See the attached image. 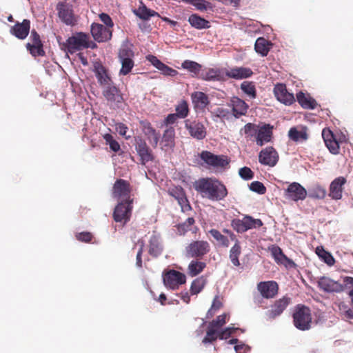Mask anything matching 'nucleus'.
Instances as JSON below:
<instances>
[{"label":"nucleus","instance_id":"f257e3e1","mask_svg":"<svg viewBox=\"0 0 353 353\" xmlns=\"http://www.w3.org/2000/svg\"><path fill=\"white\" fill-rule=\"evenodd\" d=\"M195 190L203 198L212 201L223 199L228 194L226 188L219 181L213 178H203L199 179L194 183Z\"/></svg>","mask_w":353,"mask_h":353},{"label":"nucleus","instance_id":"f03ea898","mask_svg":"<svg viewBox=\"0 0 353 353\" xmlns=\"http://www.w3.org/2000/svg\"><path fill=\"white\" fill-rule=\"evenodd\" d=\"M95 46L96 45L90 41L88 35L83 32L77 33L67 40L68 50L70 53L84 48H94Z\"/></svg>","mask_w":353,"mask_h":353},{"label":"nucleus","instance_id":"7ed1b4c3","mask_svg":"<svg viewBox=\"0 0 353 353\" xmlns=\"http://www.w3.org/2000/svg\"><path fill=\"white\" fill-rule=\"evenodd\" d=\"M293 317L294 325L299 330H307L310 328L312 316L308 307L302 305L297 306Z\"/></svg>","mask_w":353,"mask_h":353},{"label":"nucleus","instance_id":"20e7f679","mask_svg":"<svg viewBox=\"0 0 353 353\" xmlns=\"http://www.w3.org/2000/svg\"><path fill=\"white\" fill-rule=\"evenodd\" d=\"M163 281L165 286L170 290H176L180 285L185 283L186 276L174 270H170L163 273Z\"/></svg>","mask_w":353,"mask_h":353},{"label":"nucleus","instance_id":"39448f33","mask_svg":"<svg viewBox=\"0 0 353 353\" xmlns=\"http://www.w3.org/2000/svg\"><path fill=\"white\" fill-rule=\"evenodd\" d=\"M132 201H119L114 211V219L117 222L127 223L131 216Z\"/></svg>","mask_w":353,"mask_h":353},{"label":"nucleus","instance_id":"423d86ee","mask_svg":"<svg viewBox=\"0 0 353 353\" xmlns=\"http://www.w3.org/2000/svg\"><path fill=\"white\" fill-rule=\"evenodd\" d=\"M228 316V314L219 315L217 316L216 320L212 321L210 323L207 331V335L203 339V343H211L217 339L216 334L218 333V330H219V329L226 323V318Z\"/></svg>","mask_w":353,"mask_h":353},{"label":"nucleus","instance_id":"0eeeda50","mask_svg":"<svg viewBox=\"0 0 353 353\" xmlns=\"http://www.w3.org/2000/svg\"><path fill=\"white\" fill-rule=\"evenodd\" d=\"M306 196V190L296 182L290 183L284 192V196L286 199L296 202L304 200Z\"/></svg>","mask_w":353,"mask_h":353},{"label":"nucleus","instance_id":"6e6552de","mask_svg":"<svg viewBox=\"0 0 353 353\" xmlns=\"http://www.w3.org/2000/svg\"><path fill=\"white\" fill-rule=\"evenodd\" d=\"M185 127L190 135L198 140L203 139L206 136V128L204 125L198 121H185Z\"/></svg>","mask_w":353,"mask_h":353},{"label":"nucleus","instance_id":"1a4fd4ad","mask_svg":"<svg viewBox=\"0 0 353 353\" xmlns=\"http://www.w3.org/2000/svg\"><path fill=\"white\" fill-rule=\"evenodd\" d=\"M129 183L123 179L117 180L113 187V197L120 201H131Z\"/></svg>","mask_w":353,"mask_h":353},{"label":"nucleus","instance_id":"9d476101","mask_svg":"<svg viewBox=\"0 0 353 353\" xmlns=\"http://www.w3.org/2000/svg\"><path fill=\"white\" fill-rule=\"evenodd\" d=\"M201 159L207 164L214 168H224L229 161L226 157L221 155H215L210 152H203L201 154Z\"/></svg>","mask_w":353,"mask_h":353},{"label":"nucleus","instance_id":"9b49d317","mask_svg":"<svg viewBox=\"0 0 353 353\" xmlns=\"http://www.w3.org/2000/svg\"><path fill=\"white\" fill-rule=\"evenodd\" d=\"M279 159L276 151L272 147H268L262 150L259 156V161L261 164L274 166Z\"/></svg>","mask_w":353,"mask_h":353},{"label":"nucleus","instance_id":"f8f14e48","mask_svg":"<svg viewBox=\"0 0 353 353\" xmlns=\"http://www.w3.org/2000/svg\"><path fill=\"white\" fill-rule=\"evenodd\" d=\"M271 254L275 261L278 264L284 265L288 269L295 268L296 265L295 263L288 258L282 252L281 249L276 245H273L269 248Z\"/></svg>","mask_w":353,"mask_h":353},{"label":"nucleus","instance_id":"ddd939ff","mask_svg":"<svg viewBox=\"0 0 353 353\" xmlns=\"http://www.w3.org/2000/svg\"><path fill=\"white\" fill-rule=\"evenodd\" d=\"M57 9L59 17L61 21L68 26H73L75 23L76 20L71 6L59 3L57 5Z\"/></svg>","mask_w":353,"mask_h":353},{"label":"nucleus","instance_id":"4468645a","mask_svg":"<svg viewBox=\"0 0 353 353\" xmlns=\"http://www.w3.org/2000/svg\"><path fill=\"white\" fill-rule=\"evenodd\" d=\"M234 224L236 230L241 232L250 229L259 228L263 225L260 219H254L249 216L243 217L241 220L234 221Z\"/></svg>","mask_w":353,"mask_h":353},{"label":"nucleus","instance_id":"2eb2a0df","mask_svg":"<svg viewBox=\"0 0 353 353\" xmlns=\"http://www.w3.org/2000/svg\"><path fill=\"white\" fill-rule=\"evenodd\" d=\"M209 251V244L206 241H194L186 248L187 255L196 257L205 254Z\"/></svg>","mask_w":353,"mask_h":353},{"label":"nucleus","instance_id":"dca6fc26","mask_svg":"<svg viewBox=\"0 0 353 353\" xmlns=\"http://www.w3.org/2000/svg\"><path fill=\"white\" fill-rule=\"evenodd\" d=\"M319 287L327 292H340L343 290V285L327 276H323L318 281Z\"/></svg>","mask_w":353,"mask_h":353},{"label":"nucleus","instance_id":"f3484780","mask_svg":"<svg viewBox=\"0 0 353 353\" xmlns=\"http://www.w3.org/2000/svg\"><path fill=\"white\" fill-rule=\"evenodd\" d=\"M91 33L94 40L98 42H103L110 39L112 31L103 25L93 23L91 26Z\"/></svg>","mask_w":353,"mask_h":353},{"label":"nucleus","instance_id":"a211bd4d","mask_svg":"<svg viewBox=\"0 0 353 353\" xmlns=\"http://www.w3.org/2000/svg\"><path fill=\"white\" fill-rule=\"evenodd\" d=\"M274 93L277 100L285 105H291L294 101L293 94L288 92L283 84L276 85Z\"/></svg>","mask_w":353,"mask_h":353},{"label":"nucleus","instance_id":"6ab92c4d","mask_svg":"<svg viewBox=\"0 0 353 353\" xmlns=\"http://www.w3.org/2000/svg\"><path fill=\"white\" fill-rule=\"evenodd\" d=\"M191 99L194 110L196 112H203L210 103L208 97L203 92H194L191 94Z\"/></svg>","mask_w":353,"mask_h":353},{"label":"nucleus","instance_id":"aec40b11","mask_svg":"<svg viewBox=\"0 0 353 353\" xmlns=\"http://www.w3.org/2000/svg\"><path fill=\"white\" fill-rule=\"evenodd\" d=\"M135 149L141 158V163L145 164L152 159V156L145 141L141 138H135Z\"/></svg>","mask_w":353,"mask_h":353},{"label":"nucleus","instance_id":"412c9836","mask_svg":"<svg viewBox=\"0 0 353 353\" xmlns=\"http://www.w3.org/2000/svg\"><path fill=\"white\" fill-rule=\"evenodd\" d=\"M256 142L259 146L263 145L271 140L272 135V128L268 125L258 127L256 132Z\"/></svg>","mask_w":353,"mask_h":353},{"label":"nucleus","instance_id":"4be33fe9","mask_svg":"<svg viewBox=\"0 0 353 353\" xmlns=\"http://www.w3.org/2000/svg\"><path fill=\"white\" fill-rule=\"evenodd\" d=\"M258 290L263 297L272 298L278 292V285L274 281L261 282L258 285Z\"/></svg>","mask_w":353,"mask_h":353},{"label":"nucleus","instance_id":"5701e85b","mask_svg":"<svg viewBox=\"0 0 353 353\" xmlns=\"http://www.w3.org/2000/svg\"><path fill=\"white\" fill-rule=\"evenodd\" d=\"M229 106L232 108V114L236 118L245 115L248 108L245 102L238 97H233L230 100Z\"/></svg>","mask_w":353,"mask_h":353},{"label":"nucleus","instance_id":"b1692460","mask_svg":"<svg viewBox=\"0 0 353 353\" xmlns=\"http://www.w3.org/2000/svg\"><path fill=\"white\" fill-rule=\"evenodd\" d=\"M322 137L330 152L334 154H338L339 145L333 133L330 130L324 129L322 132Z\"/></svg>","mask_w":353,"mask_h":353},{"label":"nucleus","instance_id":"393cba45","mask_svg":"<svg viewBox=\"0 0 353 353\" xmlns=\"http://www.w3.org/2000/svg\"><path fill=\"white\" fill-rule=\"evenodd\" d=\"M103 94L105 99L111 103H120L123 99L119 94V90L113 85L112 82L108 85H105Z\"/></svg>","mask_w":353,"mask_h":353},{"label":"nucleus","instance_id":"a878e982","mask_svg":"<svg viewBox=\"0 0 353 353\" xmlns=\"http://www.w3.org/2000/svg\"><path fill=\"white\" fill-rule=\"evenodd\" d=\"M30 31V21L24 19L22 23H17L14 26L10 32L19 39H24Z\"/></svg>","mask_w":353,"mask_h":353},{"label":"nucleus","instance_id":"bb28decb","mask_svg":"<svg viewBox=\"0 0 353 353\" xmlns=\"http://www.w3.org/2000/svg\"><path fill=\"white\" fill-rule=\"evenodd\" d=\"M289 138L295 142H303L307 139V128L299 125L291 128L288 132Z\"/></svg>","mask_w":353,"mask_h":353},{"label":"nucleus","instance_id":"cd10ccee","mask_svg":"<svg viewBox=\"0 0 353 353\" xmlns=\"http://www.w3.org/2000/svg\"><path fill=\"white\" fill-rule=\"evenodd\" d=\"M345 183L343 177H339L334 179L330 188V196L334 199H340L342 197L343 185Z\"/></svg>","mask_w":353,"mask_h":353},{"label":"nucleus","instance_id":"c85d7f7f","mask_svg":"<svg viewBox=\"0 0 353 353\" xmlns=\"http://www.w3.org/2000/svg\"><path fill=\"white\" fill-rule=\"evenodd\" d=\"M225 74L230 78L242 79L250 77L252 74V72L248 68L236 67L228 70Z\"/></svg>","mask_w":353,"mask_h":353},{"label":"nucleus","instance_id":"c756f323","mask_svg":"<svg viewBox=\"0 0 353 353\" xmlns=\"http://www.w3.org/2000/svg\"><path fill=\"white\" fill-rule=\"evenodd\" d=\"M94 72L97 80L101 85L103 86L108 85L112 82L105 69L100 63H97L94 64Z\"/></svg>","mask_w":353,"mask_h":353},{"label":"nucleus","instance_id":"7c9ffc66","mask_svg":"<svg viewBox=\"0 0 353 353\" xmlns=\"http://www.w3.org/2000/svg\"><path fill=\"white\" fill-rule=\"evenodd\" d=\"M143 131L150 143L153 147H157L159 142V134L156 132L155 130L152 128L149 123H144L143 124Z\"/></svg>","mask_w":353,"mask_h":353},{"label":"nucleus","instance_id":"2f4dec72","mask_svg":"<svg viewBox=\"0 0 353 353\" xmlns=\"http://www.w3.org/2000/svg\"><path fill=\"white\" fill-rule=\"evenodd\" d=\"M171 194L177 201L183 212L190 210V205L181 188H176L175 190H173Z\"/></svg>","mask_w":353,"mask_h":353},{"label":"nucleus","instance_id":"473e14b6","mask_svg":"<svg viewBox=\"0 0 353 353\" xmlns=\"http://www.w3.org/2000/svg\"><path fill=\"white\" fill-rule=\"evenodd\" d=\"M296 98L299 104L304 108L314 109L316 106V101L303 92L298 93Z\"/></svg>","mask_w":353,"mask_h":353},{"label":"nucleus","instance_id":"72a5a7b5","mask_svg":"<svg viewBox=\"0 0 353 353\" xmlns=\"http://www.w3.org/2000/svg\"><path fill=\"white\" fill-rule=\"evenodd\" d=\"M201 75L202 79L205 81H221L224 79V72L216 69H209Z\"/></svg>","mask_w":353,"mask_h":353},{"label":"nucleus","instance_id":"f704fd0d","mask_svg":"<svg viewBox=\"0 0 353 353\" xmlns=\"http://www.w3.org/2000/svg\"><path fill=\"white\" fill-rule=\"evenodd\" d=\"M270 43L264 38L260 37L255 42L254 48L257 53L266 56L270 49Z\"/></svg>","mask_w":353,"mask_h":353},{"label":"nucleus","instance_id":"c9c22d12","mask_svg":"<svg viewBox=\"0 0 353 353\" xmlns=\"http://www.w3.org/2000/svg\"><path fill=\"white\" fill-rule=\"evenodd\" d=\"M288 304L289 299L288 298L284 297L277 301L272 307L270 314L271 316L275 317L276 316L281 314Z\"/></svg>","mask_w":353,"mask_h":353},{"label":"nucleus","instance_id":"e433bc0d","mask_svg":"<svg viewBox=\"0 0 353 353\" xmlns=\"http://www.w3.org/2000/svg\"><path fill=\"white\" fill-rule=\"evenodd\" d=\"M134 14L140 19L148 20L151 17L158 16L159 14L150 9H148L145 6L141 5L139 8L134 11Z\"/></svg>","mask_w":353,"mask_h":353},{"label":"nucleus","instance_id":"4c0bfd02","mask_svg":"<svg viewBox=\"0 0 353 353\" xmlns=\"http://www.w3.org/2000/svg\"><path fill=\"white\" fill-rule=\"evenodd\" d=\"M191 26L197 29L209 28V22L196 14H192L188 19Z\"/></svg>","mask_w":353,"mask_h":353},{"label":"nucleus","instance_id":"58836bf2","mask_svg":"<svg viewBox=\"0 0 353 353\" xmlns=\"http://www.w3.org/2000/svg\"><path fill=\"white\" fill-rule=\"evenodd\" d=\"M162 247L159 238L157 236H152L150 241L149 253L154 256H157L161 253Z\"/></svg>","mask_w":353,"mask_h":353},{"label":"nucleus","instance_id":"ea45409f","mask_svg":"<svg viewBox=\"0 0 353 353\" xmlns=\"http://www.w3.org/2000/svg\"><path fill=\"white\" fill-rule=\"evenodd\" d=\"M241 253V248L239 245V243L237 240H236L235 244L231 248L230 250V259L232 263L234 266L240 265V263L239 261V256Z\"/></svg>","mask_w":353,"mask_h":353},{"label":"nucleus","instance_id":"a19ab883","mask_svg":"<svg viewBox=\"0 0 353 353\" xmlns=\"http://www.w3.org/2000/svg\"><path fill=\"white\" fill-rule=\"evenodd\" d=\"M205 263L201 261H192L188 268V273L190 276H195L203 271Z\"/></svg>","mask_w":353,"mask_h":353},{"label":"nucleus","instance_id":"79ce46f5","mask_svg":"<svg viewBox=\"0 0 353 353\" xmlns=\"http://www.w3.org/2000/svg\"><path fill=\"white\" fill-rule=\"evenodd\" d=\"M119 60L132 59L134 57V52L130 44L124 43L121 46L119 53Z\"/></svg>","mask_w":353,"mask_h":353},{"label":"nucleus","instance_id":"37998d69","mask_svg":"<svg viewBox=\"0 0 353 353\" xmlns=\"http://www.w3.org/2000/svg\"><path fill=\"white\" fill-rule=\"evenodd\" d=\"M102 136L105 141V144L109 145L112 151L117 152L121 150L120 144L117 141H116L112 135L108 133H105Z\"/></svg>","mask_w":353,"mask_h":353},{"label":"nucleus","instance_id":"c03bdc74","mask_svg":"<svg viewBox=\"0 0 353 353\" xmlns=\"http://www.w3.org/2000/svg\"><path fill=\"white\" fill-rule=\"evenodd\" d=\"M316 252L319 257L329 266H332L334 264L335 260L332 255L330 253L326 252L323 248H317Z\"/></svg>","mask_w":353,"mask_h":353},{"label":"nucleus","instance_id":"a18cd8bd","mask_svg":"<svg viewBox=\"0 0 353 353\" xmlns=\"http://www.w3.org/2000/svg\"><path fill=\"white\" fill-rule=\"evenodd\" d=\"M326 191L324 188L315 185L309 190V196L311 198L322 199L325 196Z\"/></svg>","mask_w":353,"mask_h":353},{"label":"nucleus","instance_id":"49530a36","mask_svg":"<svg viewBox=\"0 0 353 353\" xmlns=\"http://www.w3.org/2000/svg\"><path fill=\"white\" fill-rule=\"evenodd\" d=\"M174 130L172 128L167 129L163 136V142L165 143L164 146L172 148L174 146Z\"/></svg>","mask_w":353,"mask_h":353},{"label":"nucleus","instance_id":"de8ad7c7","mask_svg":"<svg viewBox=\"0 0 353 353\" xmlns=\"http://www.w3.org/2000/svg\"><path fill=\"white\" fill-rule=\"evenodd\" d=\"M210 234L217 241L219 244L223 247H228L230 241L228 239L221 234V232L216 230L212 229L210 230Z\"/></svg>","mask_w":353,"mask_h":353},{"label":"nucleus","instance_id":"09e8293b","mask_svg":"<svg viewBox=\"0 0 353 353\" xmlns=\"http://www.w3.org/2000/svg\"><path fill=\"white\" fill-rule=\"evenodd\" d=\"M176 114L179 119L185 118L189 112L188 105L186 101H181L175 108Z\"/></svg>","mask_w":353,"mask_h":353},{"label":"nucleus","instance_id":"8fccbe9b","mask_svg":"<svg viewBox=\"0 0 353 353\" xmlns=\"http://www.w3.org/2000/svg\"><path fill=\"white\" fill-rule=\"evenodd\" d=\"M205 285V279L203 277H199L195 279L191 285V293L192 294H197L199 293Z\"/></svg>","mask_w":353,"mask_h":353},{"label":"nucleus","instance_id":"3c124183","mask_svg":"<svg viewBox=\"0 0 353 353\" xmlns=\"http://www.w3.org/2000/svg\"><path fill=\"white\" fill-rule=\"evenodd\" d=\"M241 89L248 97L252 99L256 97V90L254 84L252 82L244 81L241 85Z\"/></svg>","mask_w":353,"mask_h":353},{"label":"nucleus","instance_id":"603ef678","mask_svg":"<svg viewBox=\"0 0 353 353\" xmlns=\"http://www.w3.org/2000/svg\"><path fill=\"white\" fill-rule=\"evenodd\" d=\"M121 68L119 71L120 75H127L133 68L134 63L132 59L120 60Z\"/></svg>","mask_w":353,"mask_h":353},{"label":"nucleus","instance_id":"864d4df0","mask_svg":"<svg viewBox=\"0 0 353 353\" xmlns=\"http://www.w3.org/2000/svg\"><path fill=\"white\" fill-rule=\"evenodd\" d=\"M182 68L196 74L199 73L201 65L196 62L186 60L183 62Z\"/></svg>","mask_w":353,"mask_h":353},{"label":"nucleus","instance_id":"5fc2aeb1","mask_svg":"<svg viewBox=\"0 0 353 353\" xmlns=\"http://www.w3.org/2000/svg\"><path fill=\"white\" fill-rule=\"evenodd\" d=\"M212 114L214 117L223 119H228L231 116L230 110L227 108H224L222 107L217 108L215 110H214V111L212 112Z\"/></svg>","mask_w":353,"mask_h":353},{"label":"nucleus","instance_id":"6e6d98bb","mask_svg":"<svg viewBox=\"0 0 353 353\" xmlns=\"http://www.w3.org/2000/svg\"><path fill=\"white\" fill-rule=\"evenodd\" d=\"M27 48L30 51V54L34 57L41 56L43 54L42 44L34 45L28 43H27Z\"/></svg>","mask_w":353,"mask_h":353},{"label":"nucleus","instance_id":"4d7b16f0","mask_svg":"<svg viewBox=\"0 0 353 353\" xmlns=\"http://www.w3.org/2000/svg\"><path fill=\"white\" fill-rule=\"evenodd\" d=\"M250 189L259 194H264L265 192V188L263 184L259 181H254L250 185Z\"/></svg>","mask_w":353,"mask_h":353},{"label":"nucleus","instance_id":"13d9d810","mask_svg":"<svg viewBox=\"0 0 353 353\" xmlns=\"http://www.w3.org/2000/svg\"><path fill=\"white\" fill-rule=\"evenodd\" d=\"M234 330L235 328L234 327H228L221 331L218 330L216 336L217 338L219 337L220 339H228L229 336H230V335Z\"/></svg>","mask_w":353,"mask_h":353},{"label":"nucleus","instance_id":"bf43d9fd","mask_svg":"<svg viewBox=\"0 0 353 353\" xmlns=\"http://www.w3.org/2000/svg\"><path fill=\"white\" fill-rule=\"evenodd\" d=\"M115 129L120 135L125 137L126 139H129L131 137L130 135H126L128 127L125 124L117 123L115 125Z\"/></svg>","mask_w":353,"mask_h":353},{"label":"nucleus","instance_id":"052dcab7","mask_svg":"<svg viewBox=\"0 0 353 353\" xmlns=\"http://www.w3.org/2000/svg\"><path fill=\"white\" fill-rule=\"evenodd\" d=\"M221 302L218 297L214 298L211 308L208 312V316H212L214 313L221 307Z\"/></svg>","mask_w":353,"mask_h":353},{"label":"nucleus","instance_id":"680f3d73","mask_svg":"<svg viewBox=\"0 0 353 353\" xmlns=\"http://www.w3.org/2000/svg\"><path fill=\"white\" fill-rule=\"evenodd\" d=\"M239 173L241 177L245 180L250 179L253 177V173L252 170L247 167L241 168L239 171Z\"/></svg>","mask_w":353,"mask_h":353},{"label":"nucleus","instance_id":"e2e57ef3","mask_svg":"<svg viewBox=\"0 0 353 353\" xmlns=\"http://www.w3.org/2000/svg\"><path fill=\"white\" fill-rule=\"evenodd\" d=\"M257 128L256 125H254V124H252V123H247L243 129L242 130H243L244 133L247 135V136H253L256 132V130H257Z\"/></svg>","mask_w":353,"mask_h":353},{"label":"nucleus","instance_id":"0e129e2a","mask_svg":"<svg viewBox=\"0 0 353 353\" xmlns=\"http://www.w3.org/2000/svg\"><path fill=\"white\" fill-rule=\"evenodd\" d=\"M344 287L348 288H352L350 290L349 295L351 297L352 302L353 303V278L346 276L343 279Z\"/></svg>","mask_w":353,"mask_h":353},{"label":"nucleus","instance_id":"69168bd1","mask_svg":"<svg viewBox=\"0 0 353 353\" xmlns=\"http://www.w3.org/2000/svg\"><path fill=\"white\" fill-rule=\"evenodd\" d=\"M159 70L161 71V72L168 76L174 77L177 74L176 70L172 69L171 68H169L168 66L165 65L164 63L162 65V66L159 68Z\"/></svg>","mask_w":353,"mask_h":353},{"label":"nucleus","instance_id":"338daca9","mask_svg":"<svg viewBox=\"0 0 353 353\" xmlns=\"http://www.w3.org/2000/svg\"><path fill=\"white\" fill-rule=\"evenodd\" d=\"M147 60L150 62L154 67H156L158 70L162 66L163 64L160 60H159L155 56L148 55L147 56Z\"/></svg>","mask_w":353,"mask_h":353},{"label":"nucleus","instance_id":"774afa93","mask_svg":"<svg viewBox=\"0 0 353 353\" xmlns=\"http://www.w3.org/2000/svg\"><path fill=\"white\" fill-rule=\"evenodd\" d=\"M249 350V346L242 343L234 346L236 353H246Z\"/></svg>","mask_w":353,"mask_h":353}]
</instances>
